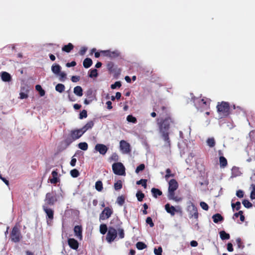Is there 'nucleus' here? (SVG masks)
Wrapping results in <instances>:
<instances>
[{"mask_svg":"<svg viewBox=\"0 0 255 255\" xmlns=\"http://www.w3.org/2000/svg\"><path fill=\"white\" fill-rule=\"evenodd\" d=\"M113 172L118 175H125V168L121 162L115 163L112 165Z\"/></svg>","mask_w":255,"mask_h":255,"instance_id":"obj_6","label":"nucleus"},{"mask_svg":"<svg viewBox=\"0 0 255 255\" xmlns=\"http://www.w3.org/2000/svg\"><path fill=\"white\" fill-rule=\"evenodd\" d=\"M118 232H119V237L120 239H123L125 237V233H124V230L123 229H118Z\"/></svg>","mask_w":255,"mask_h":255,"instance_id":"obj_59","label":"nucleus"},{"mask_svg":"<svg viewBox=\"0 0 255 255\" xmlns=\"http://www.w3.org/2000/svg\"><path fill=\"white\" fill-rule=\"evenodd\" d=\"M1 80L4 82H10L11 80V76L6 72H2L0 73Z\"/></svg>","mask_w":255,"mask_h":255,"instance_id":"obj_21","label":"nucleus"},{"mask_svg":"<svg viewBox=\"0 0 255 255\" xmlns=\"http://www.w3.org/2000/svg\"><path fill=\"white\" fill-rule=\"evenodd\" d=\"M168 191H175L178 187V184L174 179H171L168 183Z\"/></svg>","mask_w":255,"mask_h":255,"instance_id":"obj_16","label":"nucleus"},{"mask_svg":"<svg viewBox=\"0 0 255 255\" xmlns=\"http://www.w3.org/2000/svg\"><path fill=\"white\" fill-rule=\"evenodd\" d=\"M165 209L166 211L170 214L171 216H174L175 212H178L179 211L173 206L170 205L169 203H167L165 205Z\"/></svg>","mask_w":255,"mask_h":255,"instance_id":"obj_15","label":"nucleus"},{"mask_svg":"<svg viewBox=\"0 0 255 255\" xmlns=\"http://www.w3.org/2000/svg\"><path fill=\"white\" fill-rule=\"evenodd\" d=\"M213 222L215 223H218L219 222H222L224 220V218L219 213H216L212 216Z\"/></svg>","mask_w":255,"mask_h":255,"instance_id":"obj_24","label":"nucleus"},{"mask_svg":"<svg viewBox=\"0 0 255 255\" xmlns=\"http://www.w3.org/2000/svg\"><path fill=\"white\" fill-rule=\"evenodd\" d=\"M83 64L85 68H88L92 65L93 61L91 58H86L84 60Z\"/></svg>","mask_w":255,"mask_h":255,"instance_id":"obj_29","label":"nucleus"},{"mask_svg":"<svg viewBox=\"0 0 255 255\" xmlns=\"http://www.w3.org/2000/svg\"><path fill=\"white\" fill-rule=\"evenodd\" d=\"M117 237V231L113 227H110L108 229L106 236V240L109 243H112Z\"/></svg>","mask_w":255,"mask_h":255,"instance_id":"obj_7","label":"nucleus"},{"mask_svg":"<svg viewBox=\"0 0 255 255\" xmlns=\"http://www.w3.org/2000/svg\"><path fill=\"white\" fill-rule=\"evenodd\" d=\"M113 210L110 207H106L100 214V220H105L108 219L113 214Z\"/></svg>","mask_w":255,"mask_h":255,"instance_id":"obj_11","label":"nucleus"},{"mask_svg":"<svg viewBox=\"0 0 255 255\" xmlns=\"http://www.w3.org/2000/svg\"><path fill=\"white\" fill-rule=\"evenodd\" d=\"M145 168V165L142 163L139 165L135 169V173H138L139 172L143 171Z\"/></svg>","mask_w":255,"mask_h":255,"instance_id":"obj_51","label":"nucleus"},{"mask_svg":"<svg viewBox=\"0 0 255 255\" xmlns=\"http://www.w3.org/2000/svg\"><path fill=\"white\" fill-rule=\"evenodd\" d=\"M70 174L72 177L76 178L79 175V172L77 169H74L70 171Z\"/></svg>","mask_w":255,"mask_h":255,"instance_id":"obj_48","label":"nucleus"},{"mask_svg":"<svg viewBox=\"0 0 255 255\" xmlns=\"http://www.w3.org/2000/svg\"><path fill=\"white\" fill-rule=\"evenodd\" d=\"M250 197L252 199H255V186L253 187V189L251 193Z\"/></svg>","mask_w":255,"mask_h":255,"instance_id":"obj_64","label":"nucleus"},{"mask_svg":"<svg viewBox=\"0 0 255 255\" xmlns=\"http://www.w3.org/2000/svg\"><path fill=\"white\" fill-rule=\"evenodd\" d=\"M107 69L110 71V73H115L117 69V66H116L114 63L113 62H109L107 65Z\"/></svg>","mask_w":255,"mask_h":255,"instance_id":"obj_25","label":"nucleus"},{"mask_svg":"<svg viewBox=\"0 0 255 255\" xmlns=\"http://www.w3.org/2000/svg\"><path fill=\"white\" fill-rule=\"evenodd\" d=\"M162 249L161 247H159L158 249L154 248V253L155 255H162Z\"/></svg>","mask_w":255,"mask_h":255,"instance_id":"obj_56","label":"nucleus"},{"mask_svg":"<svg viewBox=\"0 0 255 255\" xmlns=\"http://www.w3.org/2000/svg\"><path fill=\"white\" fill-rule=\"evenodd\" d=\"M173 123V120L170 117H167L164 119L158 120L157 125L159 133L161 137L165 141L164 146L170 147L171 141L169 136V130L170 125Z\"/></svg>","mask_w":255,"mask_h":255,"instance_id":"obj_1","label":"nucleus"},{"mask_svg":"<svg viewBox=\"0 0 255 255\" xmlns=\"http://www.w3.org/2000/svg\"><path fill=\"white\" fill-rule=\"evenodd\" d=\"M61 196V193L57 194L55 191L47 193L46 195L45 204L44 205H46V206L53 205L60 199V197Z\"/></svg>","mask_w":255,"mask_h":255,"instance_id":"obj_2","label":"nucleus"},{"mask_svg":"<svg viewBox=\"0 0 255 255\" xmlns=\"http://www.w3.org/2000/svg\"><path fill=\"white\" fill-rule=\"evenodd\" d=\"M120 148L123 154H128L131 151L130 145L129 143L124 140L120 142Z\"/></svg>","mask_w":255,"mask_h":255,"instance_id":"obj_10","label":"nucleus"},{"mask_svg":"<svg viewBox=\"0 0 255 255\" xmlns=\"http://www.w3.org/2000/svg\"><path fill=\"white\" fill-rule=\"evenodd\" d=\"M146 224H148L150 227L154 226V223L152 221V219L150 217H148L146 219Z\"/></svg>","mask_w":255,"mask_h":255,"instance_id":"obj_58","label":"nucleus"},{"mask_svg":"<svg viewBox=\"0 0 255 255\" xmlns=\"http://www.w3.org/2000/svg\"><path fill=\"white\" fill-rule=\"evenodd\" d=\"M108 228L106 224H101L100 227V231L101 234L105 235L108 232Z\"/></svg>","mask_w":255,"mask_h":255,"instance_id":"obj_36","label":"nucleus"},{"mask_svg":"<svg viewBox=\"0 0 255 255\" xmlns=\"http://www.w3.org/2000/svg\"><path fill=\"white\" fill-rule=\"evenodd\" d=\"M146 179H141L136 182V184L137 185H141L144 188H146Z\"/></svg>","mask_w":255,"mask_h":255,"instance_id":"obj_47","label":"nucleus"},{"mask_svg":"<svg viewBox=\"0 0 255 255\" xmlns=\"http://www.w3.org/2000/svg\"><path fill=\"white\" fill-rule=\"evenodd\" d=\"M195 106L196 108L199 109L200 107H203L204 106L207 105L206 101L204 99H200L198 98L194 97L192 98Z\"/></svg>","mask_w":255,"mask_h":255,"instance_id":"obj_13","label":"nucleus"},{"mask_svg":"<svg viewBox=\"0 0 255 255\" xmlns=\"http://www.w3.org/2000/svg\"><path fill=\"white\" fill-rule=\"evenodd\" d=\"M87 111L85 110H82L80 114H79V118L80 119H83L84 118H87Z\"/></svg>","mask_w":255,"mask_h":255,"instance_id":"obj_53","label":"nucleus"},{"mask_svg":"<svg viewBox=\"0 0 255 255\" xmlns=\"http://www.w3.org/2000/svg\"><path fill=\"white\" fill-rule=\"evenodd\" d=\"M119 160V156L116 153H113L110 158V161H117Z\"/></svg>","mask_w":255,"mask_h":255,"instance_id":"obj_55","label":"nucleus"},{"mask_svg":"<svg viewBox=\"0 0 255 255\" xmlns=\"http://www.w3.org/2000/svg\"><path fill=\"white\" fill-rule=\"evenodd\" d=\"M125 199L124 197L121 196L118 197L117 202L119 205L122 206L125 203Z\"/></svg>","mask_w":255,"mask_h":255,"instance_id":"obj_50","label":"nucleus"},{"mask_svg":"<svg viewBox=\"0 0 255 255\" xmlns=\"http://www.w3.org/2000/svg\"><path fill=\"white\" fill-rule=\"evenodd\" d=\"M122 84L120 81H116L114 84L111 85V88L112 89H115L117 88H120Z\"/></svg>","mask_w":255,"mask_h":255,"instance_id":"obj_52","label":"nucleus"},{"mask_svg":"<svg viewBox=\"0 0 255 255\" xmlns=\"http://www.w3.org/2000/svg\"><path fill=\"white\" fill-rule=\"evenodd\" d=\"M243 205L247 208H250L253 206V204L248 200L244 199L242 201Z\"/></svg>","mask_w":255,"mask_h":255,"instance_id":"obj_46","label":"nucleus"},{"mask_svg":"<svg viewBox=\"0 0 255 255\" xmlns=\"http://www.w3.org/2000/svg\"><path fill=\"white\" fill-rule=\"evenodd\" d=\"M219 234L222 240H229L230 238L229 234L227 233L225 231H221Z\"/></svg>","mask_w":255,"mask_h":255,"instance_id":"obj_33","label":"nucleus"},{"mask_svg":"<svg viewBox=\"0 0 255 255\" xmlns=\"http://www.w3.org/2000/svg\"><path fill=\"white\" fill-rule=\"evenodd\" d=\"M101 53L110 59H114L121 56V52L118 50H115L113 51L110 50H101Z\"/></svg>","mask_w":255,"mask_h":255,"instance_id":"obj_9","label":"nucleus"},{"mask_svg":"<svg viewBox=\"0 0 255 255\" xmlns=\"http://www.w3.org/2000/svg\"><path fill=\"white\" fill-rule=\"evenodd\" d=\"M174 174H171V170L169 168H167L166 170V175L165 178L166 179H168L170 177H174Z\"/></svg>","mask_w":255,"mask_h":255,"instance_id":"obj_54","label":"nucleus"},{"mask_svg":"<svg viewBox=\"0 0 255 255\" xmlns=\"http://www.w3.org/2000/svg\"><path fill=\"white\" fill-rule=\"evenodd\" d=\"M200 205L201 207L205 211H207L209 209V206L208 204L205 202H201L200 203Z\"/></svg>","mask_w":255,"mask_h":255,"instance_id":"obj_57","label":"nucleus"},{"mask_svg":"<svg viewBox=\"0 0 255 255\" xmlns=\"http://www.w3.org/2000/svg\"><path fill=\"white\" fill-rule=\"evenodd\" d=\"M94 125V122L93 121H90L88 122L81 128L85 133L87 130L92 128L93 127Z\"/></svg>","mask_w":255,"mask_h":255,"instance_id":"obj_27","label":"nucleus"},{"mask_svg":"<svg viewBox=\"0 0 255 255\" xmlns=\"http://www.w3.org/2000/svg\"><path fill=\"white\" fill-rule=\"evenodd\" d=\"M28 90H24V89H21V91L19 94V98L21 99H26L28 97Z\"/></svg>","mask_w":255,"mask_h":255,"instance_id":"obj_35","label":"nucleus"},{"mask_svg":"<svg viewBox=\"0 0 255 255\" xmlns=\"http://www.w3.org/2000/svg\"><path fill=\"white\" fill-rule=\"evenodd\" d=\"M74 140L70 134L66 136L64 140L62 142V144H64V148H67Z\"/></svg>","mask_w":255,"mask_h":255,"instance_id":"obj_19","label":"nucleus"},{"mask_svg":"<svg viewBox=\"0 0 255 255\" xmlns=\"http://www.w3.org/2000/svg\"><path fill=\"white\" fill-rule=\"evenodd\" d=\"M207 143L209 147H213L215 145V140L213 137L209 138L207 140Z\"/></svg>","mask_w":255,"mask_h":255,"instance_id":"obj_43","label":"nucleus"},{"mask_svg":"<svg viewBox=\"0 0 255 255\" xmlns=\"http://www.w3.org/2000/svg\"><path fill=\"white\" fill-rule=\"evenodd\" d=\"M244 192L242 190H239L236 192V196L239 198H243L244 197Z\"/></svg>","mask_w":255,"mask_h":255,"instance_id":"obj_61","label":"nucleus"},{"mask_svg":"<svg viewBox=\"0 0 255 255\" xmlns=\"http://www.w3.org/2000/svg\"><path fill=\"white\" fill-rule=\"evenodd\" d=\"M57 76H59V80L61 82H64L67 78V74L64 72L61 71Z\"/></svg>","mask_w":255,"mask_h":255,"instance_id":"obj_38","label":"nucleus"},{"mask_svg":"<svg viewBox=\"0 0 255 255\" xmlns=\"http://www.w3.org/2000/svg\"><path fill=\"white\" fill-rule=\"evenodd\" d=\"M43 209L46 214L47 223L48 225L51 226L53 219L54 211L52 209L48 208L46 205H43Z\"/></svg>","mask_w":255,"mask_h":255,"instance_id":"obj_8","label":"nucleus"},{"mask_svg":"<svg viewBox=\"0 0 255 255\" xmlns=\"http://www.w3.org/2000/svg\"><path fill=\"white\" fill-rule=\"evenodd\" d=\"M187 211L189 214V218H194L196 220H198L199 214L198 212V209L195 205L189 201L187 203Z\"/></svg>","mask_w":255,"mask_h":255,"instance_id":"obj_3","label":"nucleus"},{"mask_svg":"<svg viewBox=\"0 0 255 255\" xmlns=\"http://www.w3.org/2000/svg\"><path fill=\"white\" fill-rule=\"evenodd\" d=\"M35 89L39 92V94L41 97L44 96L45 95V92L40 85H36Z\"/></svg>","mask_w":255,"mask_h":255,"instance_id":"obj_37","label":"nucleus"},{"mask_svg":"<svg viewBox=\"0 0 255 255\" xmlns=\"http://www.w3.org/2000/svg\"><path fill=\"white\" fill-rule=\"evenodd\" d=\"M80 80V77L78 76H73L71 77V81L74 82L76 83L79 81Z\"/></svg>","mask_w":255,"mask_h":255,"instance_id":"obj_63","label":"nucleus"},{"mask_svg":"<svg viewBox=\"0 0 255 255\" xmlns=\"http://www.w3.org/2000/svg\"><path fill=\"white\" fill-rule=\"evenodd\" d=\"M144 196V194L140 191H138L136 194V197H137V200L139 202L143 200Z\"/></svg>","mask_w":255,"mask_h":255,"instance_id":"obj_45","label":"nucleus"},{"mask_svg":"<svg viewBox=\"0 0 255 255\" xmlns=\"http://www.w3.org/2000/svg\"><path fill=\"white\" fill-rule=\"evenodd\" d=\"M83 89L80 86H77L74 88V93L79 97H81L83 95Z\"/></svg>","mask_w":255,"mask_h":255,"instance_id":"obj_26","label":"nucleus"},{"mask_svg":"<svg viewBox=\"0 0 255 255\" xmlns=\"http://www.w3.org/2000/svg\"><path fill=\"white\" fill-rule=\"evenodd\" d=\"M95 188L99 192H100L102 190L103 187V183L101 181L99 180L96 182Z\"/></svg>","mask_w":255,"mask_h":255,"instance_id":"obj_39","label":"nucleus"},{"mask_svg":"<svg viewBox=\"0 0 255 255\" xmlns=\"http://www.w3.org/2000/svg\"><path fill=\"white\" fill-rule=\"evenodd\" d=\"M74 48V46L71 43H69L67 45H65L63 46L62 50L63 51L69 53Z\"/></svg>","mask_w":255,"mask_h":255,"instance_id":"obj_30","label":"nucleus"},{"mask_svg":"<svg viewBox=\"0 0 255 255\" xmlns=\"http://www.w3.org/2000/svg\"><path fill=\"white\" fill-rule=\"evenodd\" d=\"M219 162L221 167L224 168L227 165V160L223 156H221L219 157Z\"/></svg>","mask_w":255,"mask_h":255,"instance_id":"obj_32","label":"nucleus"},{"mask_svg":"<svg viewBox=\"0 0 255 255\" xmlns=\"http://www.w3.org/2000/svg\"><path fill=\"white\" fill-rule=\"evenodd\" d=\"M10 236L11 241L14 243H18L22 238L21 232L17 226L13 227Z\"/></svg>","mask_w":255,"mask_h":255,"instance_id":"obj_4","label":"nucleus"},{"mask_svg":"<svg viewBox=\"0 0 255 255\" xmlns=\"http://www.w3.org/2000/svg\"><path fill=\"white\" fill-rule=\"evenodd\" d=\"M93 91L91 89H89L87 91L86 95L89 99H93L92 97Z\"/></svg>","mask_w":255,"mask_h":255,"instance_id":"obj_62","label":"nucleus"},{"mask_svg":"<svg viewBox=\"0 0 255 255\" xmlns=\"http://www.w3.org/2000/svg\"><path fill=\"white\" fill-rule=\"evenodd\" d=\"M94 149L100 153V154L104 155L108 150V147L105 144L102 143H97Z\"/></svg>","mask_w":255,"mask_h":255,"instance_id":"obj_12","label":"nucleus"},{"mask_svg":"<svg viewBox=\"0 0 255 255\" xmlns=\"http://www.w3.org/2000/svg\"><path fill=\"white\" fill-rule=\"evenodd\" d=\"M122 188V183L121 180H119L114 184V188L116 190H119Z\"/></svg>","mask_w":255,"mask_h":255,"instance_id":"obj_49","label":"nucleus"},{"mask_svg":"<svg viewBox=\"0 0 255 255\" xmlns=\"http://www.w3.org/2000/svg\"><path fill=\"white\" fill-rule=\"evenodd\" d=\"M78 146L80 149H81L83 150H86L88 149V145L87 143H86L85 142H80L78 144Z\"/></svg>","mask_w":255,"mask_h":255,"instance_id":"obj_41","label":"nucleus"},{"mask_svg":"<svg viewBox=\"0 0 255 255\" xmlns=\"http://www.w3.org/2000/svg\"><path fill=\"white\" fill-rule=\"evenodd\" d=\"M136 247L139 250L144 249L146 248V245L142 242H138L136 244Z\"/></svg>","mask_w":255,"mask_h":255,"instance_id":"obj_42","label":"nucleus"},{"mask_svg":"<svg viewBox=\"0 0 255 255\" xmlns=\"http://www.w3.org/2000/svg\"><path fill=\"white\" fill-rule=\"evenodd\" d=\"M68 243L70 247L74 250H77L79 247V243L77 240L73 238H70L68 240Z\"/></svg>","mask_w":255,"mask_h":255,"instance_id":"obj_18","label":"nucleus"},{"mask_svg":"<svg viewBox=\"0 0 255 255\" xmlns=\"http://www.w3.org/2000/svg\"><path fill=\"white\" fill-rule=\"evenodd\" d=\"M61 67L58 64H54L51 67L52 72L56 75L61 72Z\"/></svg>","mask_w":255,"mask_h":255,"instance_id":"obj_23","label":"nucleus"},{"mask_svg":"<svg viewBox=\"0 0 255 255\" xmlns=\"http://www.w3.org/2000/svg\"><path fill=\"white\" fill-rule=\"evenodd\" d=\"M65 89L64 85L59 83L55 86V90L60 93H62Z\"/></svg>","mask_w":255,"mask_h":255,"instance_id":"obj_34","label":"nucleus"},{"mask_svg":"<svg viewBox=\"0 0 255 255\" xmlns=\"http://www.w3.org/2000/svg\"><path fill=\"white\" fill-rule=\"evenodd\" d=\"M98 76V71L96 69H92L90 70V74H89V76L90 78H96Z\"/></svg>","mask_w":255,"mask_h":255,"instance_id":"obj_40","label":"nucleus"},{"mask_svg":"<svg viewBox=\"0 0 255 255\" xmlns=\"http://www.w3.org/2000/svg\"><path fill=\"white\" fill-rule=\"evenodd\" d=\"M52 175L53 178L50 179V182L51 184H56L59 181L58 178V172L56 170H53L52 172Z\"/></svg>","mask_w":255,"mask_h":255,"instance_id":"obj_22","label":"nucleus"},{"mask_svg":"<svg viewBox=\"0 0 255 255\" xmlns=\"http://www.w3.org/2000/svg\"><path fill=\"white\" fill-rule=\"evenodd\" d=\"M127 120L130 123L135 124L137 122V120L135 117L131 115H128L127 117Z\"/></svg>","mask_w":255,"mask_h":255,"instance_id":"obj_44","label":"nucleus"},{"mask_svg":"<svg viewBox=\"0 0 255 255\" xmlns=\"http://www.w3.org/2000/svg\"><path fill=\"white\" fill-rule=\"evenodd\" d=\"M84 132L82 129V128L73 130L71 131L70 135L73 138V139L75 140L78 138H79L83 134Z\"/></svg>","mask_w":255,"mask_h":255,"instance_id":"obj_14","label":"nucleus"},{"mask_svg":"<svg viewBox=\"0 0 255 255\" xmlns=\"http://www.w3.org/2000/svg\"><path fill=\"white\" fill-rule=\"evenodd\" d=\"M74 232L75 236L80 240L82 239V228L81 226H75L74 228Z\"/></svg>","mask_w":255,"mask_h":255,"instance_id":"obj_17","label":"nucleus"},{"mask_svg":"<svg viewBox=\"0 0 255 255\" xmlns=\"http://www.w3.org/2000/svg\"><path fill=\"white\" fill-rule=\"evenodd\" d=\"M151 192L153 196L155 198H157L158 196H160L162 194V192L159 189L155 188H152Z\"/></svg>","mask_w":255,"mask_h":255,"instance_id":"obj_31","label":"nucleus"},{"mask_svg":"<svg viewBox=\"0 0 255 255\" xmlns=\"http://www.w3.org/2000/svg\"><path fill=\"white\" fill-rule=\"evenodd\" d=\"M241 174L239 168L234 166L232 169V177H235L240 175Z\"/></svg>","mask_w":255,"mask_h":255,"instance_id":"obj_28","label":"nucleus"},{"mask_svg":"<svg viewBox=\"0 0 255 255\" xmlns=\"http://www.w3.org/2000/svg\"><path fill=\"white\" fill-rule=\"evenodd\" d=\"M236 242L239 248L243 249L244 248V246L242 245V240L240 238L237 239Z\"/></svg>","mask_w":255,"mask_h":255,"instance_id":"obj_60","label":"nucleus"},{"mask_svg":"<svg viewBox=\"0 0 255 255\" xmlns=\"http://www.w3.org/2000/svg\"><path fill=\"white\" fill-rule=\"evenodd\" d=\"M168 198L169 200H174L176 202H179L181 200V198L177 196H175L174 191H168Z\"/></svg>","mask_w":255,"mask_h":255,"instance_id":"obj_20","label":"nucleus"},{"mask_svg":"<svg viewBox=\"0 0 255 255\" xmlns=\"http://www.w3.org/2000/svg\"><path fill=\"white\" fill-rule=\"evenodd\" d=\"M218 112L223 116H227L230 114V106L228 102H222L217 106Z\"/></svg>","mask_w":255,"mask_h":255,"instance_id":"obj_5","label":"nucleus"}]
</instances>
